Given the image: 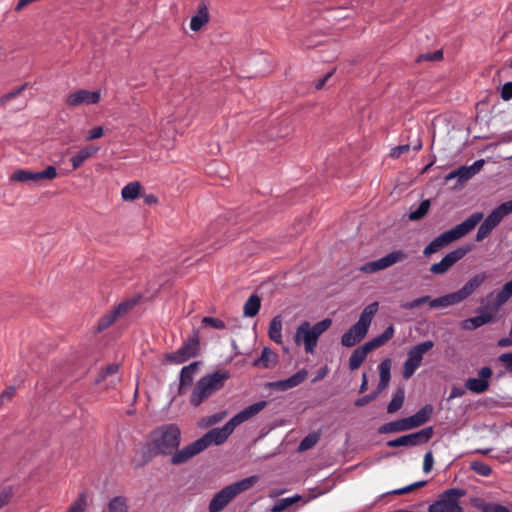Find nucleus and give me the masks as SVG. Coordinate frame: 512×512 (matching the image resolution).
<instances>
[{
    "mask_svg": "<svg viewBox=\"0 0 512 512\" xmlns=\"http://www.w3.org/2000/svg\"><path fill=\"white\" fill-rule=\"evenodd\" d=\"M266 406L267 402L262 400L244 408L233 416L223 427L211 429L201 438L177 451L173 455L171 463L173 465L184 464L194 456L204 451L212 443L216 445L223 444L237 426L260 413Z\"/></svg>",
    "mask_w": 512,
    "mask_h": 512,
    "instance_id": "1",
    "label": "nucleus"
},
{
    "mask_svg": "<svg viewBox=\"0 0 512 512\" xmlns=\"http://www.w3.org/2000/svg\"><path fill=\"white\" fill-rule=\"evenodd\" d=\"M181 431L176 424H164L151 431L147 440V451L153 456H171L179 451Z\"/></svg>",
    "mask_w": 512,
    "mask_h": 512,
    "instance_id": "2",
    "label": "nucleus"
},
{
    "mask_svg": "<svg viewBox=\"0 0 512 512\" xmlns=\"http://www.w3.org/2000/svg\"><path fill=\"white\" fill-rule=\"evenodd\" d=\"M230 377V372L225 369H219L201 377L192 389L189 399L190 404L193 407H199L203 402L220 391Z\"/></svg>",
    "mask_w": 512,
    "mask_h": 512,
    "instance_id": "3",
    "label": "nucleus"
},
{
    "mask_svg": "<svg viewBox=\"0 0 512 512\" xmlns=\"http://www.w3.org/2000/svg\"><path fill=\"white\" fill-rule=\"evenodd\" d=\"M484 215L482 212H476L470 215L462 223L456 225L450 230H447L433 239L423 250L425 256H430L437 253L445 246L450 243L461 239L469 232H471L483 219Z\"/></svg>",
    "mask_w": 512,
    "mask_h": 512,
    "instance_id": "4",
    "label": "nucleus"
},
{
    "mask_svg": "<svg viewBox=\"0 0 512 512\" xmlns=\"http://www.w3.org/2000/svg\"><path fill=\"white\" fill-rule=\"evenodd\" d=\"M332 325L330 318L323 319L314 325L308 321L302 322L296 329L294 341L297 345H304L305 352L313 354L319 337Z\"/></svg>",
    "mask_w": 512,
    "mask_h": 512,
    "instance_id": "5",
    "label": "nucleus"
},
{
    "mask_svg": "<svg viewBox=\"0 0 512 512\" xmlns=\"http://www.w3.org/2000/svg\"><path fill=\"white\" fill-rule=\"evenodd\" d=\"M378 308V302H373L363 309L358 321L342 335L341 344L344 347H353L364 339Z\"/></svg>",
    "mask_w": 512,
    "mask_h": 512,
    "instance_id": "6",
    "label": "nucleus"
},
{
    "mask_svg": "<svg viewBox=\"0 0 512 512\" xmlns=\"http://www.w3.org/2000/svg\"><path fill=\"white\" fill-rule=\"evenodd\" d=\"M257 481V476H250L224 487L211 499L209 512H221L237 495L249 490Z\"/></svg>",
    "mask_w": 512,
    "mask_h": 512,
    "instance_id": "7",
    "label": "nucleus"
},
{
    "mask_svg": "<svg viewBox=\"0 0 512 512\" xmlns=\"http://www.w3.org/2000/svg\"><path fill=\"white\" fill-rule=\"evenodd\" d=\"M394 336V327L390 325L379 336L371 339L362 346L357 347L349 358V369L354 371L358 369L365 361L367 355L374 349L383 346Z\"/></svg>",
    "mask_w": 512,
    "mask_h": 512,
    "instance_id": "8",
    "label": "nucleus"
},
{
    "mask_svg": "<svg viewBox=\"0 0 512 512\" xmlns=\"http://www.w3.org/2000/svg\"><path fill=\"white\" fill-rule=\"evenodd\" d=\"M466 494L465 490L451 488L439 496V499L431 504L428 512H463L460 498Z\"/></svg>",
    "mask_w": 512,
    "mask_h": 512,
    "instance_id": "9",
    "label": "nucleus"
},
{
    "mask_svg": "<svg viewBox=\"0 0 512 512\" xmlns=\"http://www.w3.org/2000/svg\"><path fill=\"white\" fill-rule=\"evenodd\" d=\"M434 347V342L427 340L413 346L407 353V359L403 365L402 376L405 380L410 379L415 371L421 366L423 356Z\"/></svg>",
    "mask_w": 512,
    "mask_h": 512,
    "instance_id": "10",
    "label": "nucleus"
},
{
    "mask_svg": "<svg viewBox=\"0 0 512 512\" xmlns=\"http://www.w3.org/2000/svg\"><path fill=\"white\" fill-rule=\"evenodd\" d=\"M200 352V339L197 330L187 338L183 345L175 352L168 353L166 360L173 364H182L189 359L196 357Z\"/></svg>",
    "mask_w": 512,
    "mask_h": 512,
    "instance_id": "11",
    "label": "nucleus"
},
{
    "mask_svg": "<svg viewBox=\"0 0 512 512\" xmlns=\"http://www.w3.org/2000/svg\"><path fill=\"white\" fill-rule=\"evenodd\" d=\"M406 258L407 254L405 252L402 250H395L380 259L363 264L359 270L366 274L376 273L387 269L398 262L404 261Z\"/></svg>",
    "mask_w": 512,
    "mask_h": 512,
    "instance_id": "12",
    "label": "nucleus"
},
{
    "mask_svg": "<svg viewBox=\"0 0 512 512\" xmlns=\"http://www.w3.org/2000/svg\"><path fill=\"white\" fill-rule=\"evenodd\" d=\"M433 436V428L426 427L420 431L415 433H411L408 435H403L399 438L389 440L387 442V446L391 448L401 447V446H417L421 444L427 443Z\"/></svg>",
    "mask_w": 512,
    "mask_h": 512,
    "instance_id": "13",
    "label": "nucleus"
},
{
    "mask_svg": "<svg viewBox=\"0 0 512 512\" xmlns=\"http://www.w3.org/2000/svg\"><path fill=\"white\" fill-rule=\"evenodd\" d=\"M57 175V169L54 166H48L45 170L38 172L18 169L12 173L10 180L15 182H40L43 180H53Z\"/></svg>",
    "mask_w": 512,
    "mask_h": 512,
    "instance_id": "14",
    "label": "nucleus"
},
{
    "mask_svg": "<svg viewBox=\"0 0 512 512\" xmlns=\"http://www.w3.org/2000/svg\"><path fill=\"white\" fill-rule=\"evenodd\" d=\"M469 251V247H459L449 252L442 258L440 262L434 263L430 266V272L436 275L446 273L455 263L461 260Z\"/></svg>",
    "mask_w": 512,
    "mask_h": 512,
    "instance_id": "15",
    "label": "nucleus"
},
{
    "mask_svg": "<svg viewBox=\"0 0 512 512\" xmlns=\"http://www.w3.org/2000/svg\"><path fill=\"white\" fill-rule=\"evenodd\" d=\"M100 91H89L86 89H79L67 95L65 104L68 107H78L81 105H93L100 101Z\"/></svg>",
    "mask_w": 512,
    "mask_h": 512,
    "instance_id": "16",
    "label": "nucleus"
},
{
    "mask_svg": "<svg viewBox=\"0 0 512 512\" xmlns=\"http://www.w3.org/2000/svg\"><path fill=\"white\" fill-rule=\"evenodd\" d=\"M512 297V280L504 284L498 292H491L486 296L488 302L487 308L491 311H497Z\"/></svg>",
    "mask_w": 512,
    "mask_h": 512,
    "instance_id": "17",
    "label": "nucleus"
},
{
    "mask_svg": "<svg viewBox=\"0 0 512 512\" xmlns=\"http://www.w3.org/2000/svg\"><path fill=\"white\" fill-rule=\"evenodd\" d=\"M479 378L467 379L465 386L471 392L481 394L488 390L489 378L492 376V370L490 367H483L478 372Z\"/></svg>",
    "mask_w": 512,
    "mask_h": 512,
    "instance_id": "18",
    "label": "nucleus"
},
{
    "mask_svg": "<svg viewBox=\"0 0 512 512\" xmlns=\"http://www.w3.org/2000/svg\"><path fill=\"white\" fill-rule=\"evenodd\" d=\"M308 372L306 369H301L291 377L284 379V380H278L275 382H271L268 384V386L271 389L277 390V391H287L289 389H292L294 387L299 386L302 384L306 378H307Z\"/></svg>",
    "mask_w": 512,
    "mask_h": 512,
    "instance_id": "19",
    "label": "nucleus"
},
{
    "mask_svg": "<svg viewBox=\"0 0 512 512\" xmlns=\"http://www.w3.org/2000/svg\"><path fill=\"white\" fill-rule=\"evenodd\" d=\"M488 276L485 272H481L472 277L466 284L458 291L456 295L460 302L467 299L476 289H478L486 280Z\"/></svg>",
    "mask_w": 512,
    "mask_h": 512,
    "instance_id": "20",
    "label": "nucleus"
},
{
    "mask_svg": "<svg viewBox=\"0 0 512 512\" xmlns=\"http://www.w3.org/2000/svg\"><path fill=\"white\" fill-rule=\"evenodd\" d=\"M200 361H194L181 369L179 376V389L178 393L182 395L186 387H190L193 383L194 377L198 371Z\"/></svg>",
    "mask_w": 512,
    "mask_h": 512,
    "instance_id": "21",
    "label": "nucleus"
},
{
    "mask_svg": "<svg viewBox=\"0 0 512 512\" xmlns=\"http://www.w3.org/2000/svg\"><path fill=\"white\" fill-rule=\"evenodd\" d=\"M484 164L485 160L479 159L470 166H461L456 171L450 173L448 179L458 177L460 181H467L479 173Z\"/></svg>",
    "mask_w": 512,
    "mask_h": 512,
    "instance_id": "22",
    "label": "nucleus"
},
{
    "mask_svg": "<svg viewBox=\"0 0 512 512\" xmlns=\"http://www.w3.org/2000/svg\"><path fill=\"white\" fill-rule=\"evenodd\" d=\"M512 213V200L506 201L496 207L486 218L485 221L496 228L501 221Z\"/></svg>",
    "mask_w": 512,
    "mask_h": 512,
    "instance_id": "23",
    "label": "nucleus"
},
{
    "mask_svg": "<svg viewBox=\"0 0 512 512\" xmlns=\"http://www.w3.org/2000/svg\"><path fill=\"white\" fill-rule=\"evenodd\" d=\"M433 406L430 404H427L423 406L418 412H416L414 415L407 417L408 425L411 429L420 427L421 425L425 424L432 416L433 414Z\"/></svg>",
    "mask_w": 512,
    "mask_h": 512,
    "instance_id": "24",
    "label": "nucleus"
},
{
    "mask_svg": "<svg viewBox=\"0 0 512 512\" xmlns=\"http://www.w3.org/2000/svg\"><path fill=\"white\" fill-rule=\"evenodd\" d=\"M208 22V7L204 1H201L198 5L197 13L191 18L190 28L193 31H199Z\"/></svg>",
    "mask_w": 512,
    "mask_h": 512,
    "instance_id": "25",
    "label": "nucleus"
},
{
    "mask_svg": "<svg viewBox=\"0 0 512 512\" xmlns=\"http://www.w3.org/2000/svg\"><path fill=\"white\" fill-rule=\"evenodd\" d=\"M99 148L94 146H87L80 149L73 157H71L70 161L72 164V168L74 170L80 168L87 159L98 152Z\"/></svg>",
    "mask_w": 512,
    "mask_h": 512,
    "instance_id": "26",
    "label": "nucleus"
},
{
    "mask_svg": "<svg viewBox=\"0 0 512 512\" xmlns=\"http://www.w3.org/2000/svg\"><path fill=\"white\" fill-rule=\"evenodd\" d=\"M278 356L270 348L265 347L261 356L253 362V366L259 368H271L276 365Z\"/></svg>",
    "mask_w": 512,
    "mask_h": 512,
    "instance_id": "27",
    "label": "nucleus"
},
{
    "mask_svg": "<svg viewBox=\"0 0 512 512\" xmlns=\"http://www.w3.org/2000/svg\"><path fill=\"white\" fill-rule=\"evenodd\" d=\"M493 320L491 313H484L479 316L471 317L462 322V328L465 330H474Z\"/></svg>",
    "mask_w": 512,
    "mask_h": 512,
    "instance_id": "28",
    "label": "nucleus"
},
{
    "mask_svg": "<svg viewBox=\"0 0 512 512\" xmlns=\"http://www.w3.org/2000/svg\"><path fill=\"white\" fill-rule=\"evenodd\" d=\"M410 430L407 419L402 418L396 421L388 422L379 427V433H395Z\"/></svg>",
    "mask_w": 512,
    "mask_h": 512,
    "instance_id": "29",
    "label": "nucleus"
},
{
    "mask_svg": "<svg viewBox=\"0 0 512 512\" xmlns=\"http://www.w3.org/2000/svg\"><path fill=\"white\" fill-rule=\"evenodd\" d=\"M269 338L277 344L282 343V319L281 316H275L270 324L268 329Z\"/></svg>",
    "mask_w": 512,
    "mask_h": 512,
    "instance_id": "30",
    "label": "nucleus"
},
{
    "mask_svg": "<svg viewBox=\"0 0 512 512\" xmlns=\"http://www.w3.org/2000/svg\"><path fill=\"white\" fill-rule=\"evenodd\" d=\"M458 303H460V301L455 292L446 294L435 299L430 298L429 301V305L431 308L448 307Z\"/></svg>",
    "mask_w": 512,
    "mask_h": 512,
    "instance_id": "31",
    "label": "nucleus"
},
{
    "mask_svg": "<svg viewBox=\"0 0 512 512\" xmlns=\"http://www.w3.org/2000/svg\"><path fill=\"white\" fill-rule=\"evenodd\" d=\"M261 307V300L258 295H251L245 302L243 307V313L247 317H254L258 314Z\"/></svg>",
    "mask_w": 512,
    "mask_h": 512,
    "instance_id": "32",
    "label": "nucleus"
},
{
    "mask_svg": "<svg viewBox=\"0 0 512 512\" xmlns=\"http://www.w3.org/2000/svg\"><path fill=\"white\" fill-rule=\"evenodd\" d=\"M141 190V184L138 181L130 182L125 185L121 191V196L125 201L135 200Z\"/></svg>",
    "mask_w": 512,
    "mask_h": 512,
    "instance_id": "33",
    "label": "nucleus"
},
{
    "mask_svg": "<svg viewBox=\"0 0 512 512\" xmlns=\"http://www.w3.org/2000/svg\"><path fill=\"white\" fill-rule=\"evenodd\" d=\"M128 499L124 496L113 497L108 503V512H128Z\"/></svg>",
    "mask_w": 512,
    "mask_h": 512,
    "instance_id": "34",
    "label": "nucleus"
},
{
    "mask_svg": "<svg viewBox=\"0 0 512 512\" xmlns=\"http://www.w3.org/2000/svg\"><path fill=\"white\" fill-rule=\"evenodd\" d=\"M405 400V391L403 388H399L393 395L392 400L387 406V412L393 414L397 412L403 406Z\"/></svg>",
    "mask_w": 512,
    "mask_h": 512,
    "instance_id": "35",
    "label": "nucleus"
},
{
    "mask_svg": "<svg viewBox=\"0 0 512 512\" xmlns=\"http://www.w3.org/2000/svg\"><path fill=\"white\" fill-rule=\"evenodd\" d=\"M474 505L482 512H511L506 506L496 503H485L481 499H477Z\"/></svg>",
    "mask_w": 512,
    "mask_h": 512,
    "instance_id": "36",
    "label": "nucleus"
},
{
    "mask_svg": "<svg viewBox=\"0 0 512 512\" xmlns=\"http://www.w3.org/2000/svg\"><path fill=\"white\" fill-rule=\"evenodd\" d=\"M320 439V432H311L309 433L307 436H305L299 446H298V451L300 452H304V451H307L311 448H313L319 441Z\"/></svg>",
    "mask_w": 512,
    "mask_h": 512,
    "instance_id": "37",
    "label": "nucleus"
},
{
    "mask_svg": "<svg viewBox=\"0 0 512 512\" xmlns=\"http://www.w3.org/2000/svg\"><path fill=\"white\" fill-rule=\"evenodd\" d=\"M430 205H431L430 200H428V199L423 200L416 210L411 211L409 213V216H408L409 220L417 221V220L422 219L428 213Z\"/></svg>",
    "mask_w": 512,
    "mask_h": 512,
    "instance_id": "38",
    "label": "nucleus"
},
{
    "mask_svg": "<svg viewBox=\"0 0 512 512\" xmlns=\"http://www.w3.org/2000/svg\"><path fill=\"white\" fill-rule=\"evenodd\" d=\"M118 319V317L116 316V314L113 312V310H111L110 312H108L107 314H105L104 316H102L99 321H98V324H97V331L98 332H102L104 330H106L108 327H110L116 320Z\"/></svg>",
    "mask_w": 512,
    "mask_h": 512,
    "instance_id": "39",
    "label": "nucleus"
},
{
    "mask_svg": "<svg viewBox=\"0 0 512 512\" xmlns=\"http://www.w3.org/2000/svg\"><path fill=\"white\" fill-rule=\"evenodd\" d=\"M470 469L480 476L488 477L492 473V468L482 461H472Z\"/></svg>",
    "mask_w": 512,
    "mask_h": 512,
    "instance_id": "40",
    "label": "nucleus"
},
{
    "mask_svg": "<svg viewBox=\"0 0 512 512\" xmlns=\"http://www.w3.org/2000/svg\"><path fill=\"white\" fill-rule=\"evenodd\" d=\"M119 370V365L118 364H109L107 365L105 368H103L98 376L96 377L95 379V384H100L101 382H103L104 380H106V378L108 376H112V375H115Z\"/></svg>",
    "mask_w": 512,
    "mask_h": 512,
    "instance_id": "41",
    "label": "nucleus"
},
{
    "mask_svg": "<svg viewBox=\"0 0 512 512\" xmlns=\"http://www.w3.org/2000/svg\"><path fill=\"white\" fill-rule=\"evenodd\" d=\"M379 380L387 381L390 383L391 379V360L385 359L383 360L379 366Z\"/></svg>",
    "mask_w": 512,
    "mask_h": 512,
    "instance_id": "42",
    "label": "nucleus"
},
{
    "mask_svg": "<svg viewBox=\"0 0 512 512\" xmlns=\"http://www.w3.org/2000/svg\"><path fill=\"white\" fill-rule=\"evenodd\" d=\"M491 225H489L485 220L480 224L477 233H476V241L480 242L487 238L491 232L494 230Z\"/></svg>",
    "mask_w": 512,
    "mask_h": 512,
    "instance_id": "43",
    "label": "nucleus"
},
{
    "mask_svg": "<svg viewBox=\"0 0 512 512\" xmlns=\"http://www.w3.org/2000/svg\"><path fill=\"white\" fill-rule=\"evenodd\" d=\"M297 499L298 498H296V497L280 499L273 506L272 512H282V511L286 510L288 507H290L292 504H294Z\"/></svg>",
    "mask_w": 512,
    "mask_h": 512,
    "instance_id": "44",
    "label": "nucleus"
},
{
    "mask_svg": "<svg viewBox=\"0 0 512 512\" xmlns=\"http://www.w3.org/2000/svg\"><path fill=\"white\" fill-rule=\"evenodd\" d=\"M429 301H430V296H422V297H419L412 301L405 302V303L401 304V308L411 310V309H415L425 303H429Z\"/></svg>",
    "mask_w": 512,
    "mask_h": 512,
    "instance_id": "45",
    "label": "nucleus"
},
{
    "mask_svg": "<svg viewBox=\"0 0 512 512\" xmlns=\"http://www.w3.org/2000/svg\"><path fill=\"white\" fill-rule=\"evenodd\" d=\"M134 301H124L115 306L112 310L119 318L120 316L126 314L129 310H131L134 306Z\"/></svg>",
    "mask_w": 512,
    "mask_h": 512,
    "instance_id": "46",
    "label": "nucleus"
},
{
    "mask_svg": "<svg viewBox=\"0 0 512 512\" xmlns=\"http://www.w3.org/2000/svg\"><path fill=\"white\" fill-rule=\"evenodd\" d=\"M27 87V83L21 85L20 87H18L17 89L3 95L2 97H0V105H4L6 104L8 101L16 98L18 95H20Z\"/></svg>",
    "mask_w": 512,
    "mask_h": 512,
    "instance_id": "47",
    "label": "nucleus"
},
{
    "mask_svg": "<svg viewBox=\"0 0 512 512\" xmlns=\"http://www.w3.org/2000/svg\"><path fill=\"white\" fill-rule=\"evenodd\" d=\"M85 506V496L81 494L79 498L70 506V508L66 512H84Z\"/></svg>",
    "mask_w": 512,
    "mask_h": 512,
    "instance_id": "48",
    "label": "nucleus"
},
{
    "mask_svg": "<svg viewBox=\"0 0 512 512\" xmlns=\"http://www.w3.org/2000/svg\"><path fill=\"white\" fill-rule=\"evenodd\" d=\"M426 483H427L426 481H418V482L412 483L406 487L394 490L393 493L397 494V495L406 494V493H409L417 488H421V487L425 486Z\"/></svg>",
    "mask_w": 512,
    "mask_h": 512,
    "instance_id": "49",
    "label": "nucleus"
},
{
    "mask_svg": "<svg viewBox=\"0 0 512 512\" xmlns=\"http://www.w3.org/2000/svg\"><path fill=\"white\" fill-rule=\"evenodd\" d=\"M12 495L11 487H5L0 491V509L10 502Z\"/></svg>",
    "mask_w": 512,
    "mask_h": 512,
    "instance_id": "50",
    "label": "nucleus"
},
{
    "mask_svg": "<svg viewBox=\"0 0 512 512\" xmlns=\"http://www.w3.org/2000/svg\"><path fill=\"white\" fill-rule=\"evenodd\" d=\"M378 397L377 393L375 391L371 392L370 394H367L363 397H360L355 400L354 404L357 407H363L369 404L370 402L374 401Z\"/></svg>",
    "mask_w": 512,
    "mask_h": 512,
    "instance_id": "51",
    "label": "nucleus"
},
{
    "mask_svg": "<svg viewBox=\"0 0 512 512\" xmlns=\"http://www.w3.org/2000/svg\"><path fill=\"white\" fill-rule=\"evenodd\" d=\"M202 322L203 324L211 326L215 329H224L226 327L225 323L218 318L204 317Z\"/></svg>",
    "mask_w": 512,
    "mask_h": 512,
    "instance_id": "52",
    "label": "nucleus"
},
{
    "mask_svg": "<svg viewBox=\"0 0 512 512\" xmlns=\"http://www.w3.org/2000/svg\"><path fill=\"white\" fill-rule=\"evenodd\" d=\"M443 58V52L437 50L433 53H426L419 56L418 61H439Z\"/></svg>",
    "mask_w": 512,
    "mask_h": 512,
    "instance_id": "53",
    "label": "nucleus"
},
{
    "mask_svg": "<svg viewBox=\"0 0 512 512\" xmlns=\"http://www.w3.org/2000/svg\"><path fill=\"white\" fill-rule=\"evenodd\" d=\"M433 464H434L433 454H432L431 451H428L424 455V460H423V471H424V473H429L432 470V468H433Z\"/></svg>",
    "mask_w": 512,
    "mask_h": 512,
    "instance_id": "54",
    "label": "nucleus"
},
{
    "mask_svg": "<svg viewBox=\"0 0 512 512\" xmlns=\"http://www.w3.org/2000/svg\"><path fill=\"white\" fill-rule=\"evenodd\" d=\"M410 150V145L404 144L399 145L391 149L390 156L392 158H399L401 155L407 153Z\"/></svg>",
    "mask_w": 512,
    "mask_h": 512,
    "instance_id": "55",
    "label": "nucleus"
},
{
    "mask_svg": "<svg viewBox=\"0 0 512 512\" xmlns=\"http://www.w3.org/2000/svg\"><path fill=\"white\" fill-rule=\"evenodd\" d=\"M499 361L504 364L505 369L512 373V353H504L499 356Z\"/></svg>",
    "mask_w": 512,
    "mask_h": 512,
    "instance_id": "56",
    "label": "nucleus"
},
{
    "mask_svg": "<svg viewBox=\"0 0 512 512\" xmlns=\"http://www.w3.org/2000/svg\"><path fill=\"white\" fill-rule=\"evenodd\" d=\"M103 134H104L103 128L101 126H97L89 131V133L86 137V140L92 141V140L98 139V138L102 137Z\"/></svg>",
    "mask_w": 512,
    "mask_h": 512,
    "instance_id": "57",
    "label": "nucleus"
},
{
    "mask_svg": "<svg viewBox=\"0 0 512 512\" xmlns=\"http://www.w3.org/2000/svg\"><path fill=\"white\" fill-rule=\"evenodd\" d=\"M501 98L505 101L512 99V82H507L502 86Z\"/></svg>",
    "mask_w": 512,
    "mask_h": 512,
    "instance_id": "58",
    "label": "nucleus"
},
{
    "mask_svg": "<svg viewBox=\"0 0 512 512\" xmlns=\"http://www.w3.org/2000/svg\"><path fill=\"white\" fill-rule=\"evenodd\" d=\"M14 393H15V388L14 387L7 388L0 395V402L3 403L5 401H7V400H10L14 396Z\"/></svg>",
    "mask_w": 512,
    "mask_h": 512,
    "instance_id": "59",
    "label": "nucleus"
},
{
    "mask_svg": "<svg viewBox=\"0 0 512 512\" xmlns=\"http://www.w3.org/2000/svg\"><path fill=\"white\" fill-rule=\"evenodd\" d=\"M465 395V390L462 387L454 386L451 389L449 399L459 398Z\"/></svg>",
    "mask_w": 512,
    "mask_h": 512,
    "instance_id": "60",
    "label": "nucleus"
},
{
    "mask_svg": "<svg viewBox=\"0 0 512 512\" xmlns=\"http://www.w3.org/2000/svg\"><path fill=\"white\" fill-rule=\"evenodd\" d=\"M333 72H329L327 73L323 78L319 79L316 83H315V88L317 90H320L322 89L326 82L328 81V79L332 76Z\"/></svg>",
    "mask_w": 512,
    "mask_h": 512,
    "instance_id": "61",
    "label": "nucleus"
},
{
    "mask_svg": "<svg viewBox=\"0 0 512 512\" xmlns=\"http://www.w3.org/2000/svg\"><path fill=\"white\" fill-rule=\"evenodd\" d=\"M367 389H368V378H367V374L364 372L362 374V381H361V385L359 387V393H364Z\"/></svg>",
    "mask_w": 512,
    "mask_h": 512,
    "instance_id": "62",
    "label": "nucleus"
},
{
    "mask_svg": "<svg viewBox=\"0 0 512 512\" xmlns=\"http://www.w3.org/2000/svg\"><path fill=\"white\" fill-rule=\"evenodd\" d=\"M225 416V412H222V413H216L212 416H210V424H216L218 423L219 421H221Z\"/></svg>",
    "mask_w": 512,
    "mask_h": 512,
    "instance_id": "63",
    "label": "nucleus"
},
{
    "mask_svg": "<svg viewBox=\"0 0 512 512\" xmlns=\"http://www.w3.org/2000/svg\"><path fill=\"white\" fill-rule=\"evenodd\" d=\"M498 345H499L500 347H508V346H511V345H512V338H510V337L501 338V339L498 341Z\"/></svg>",
    "mask_w": 512,
    "mask_h": 512,
    "instance_id": "64",
    "label": "nucleus"
}]
</instances>
